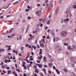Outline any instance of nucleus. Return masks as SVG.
<instances>
[{"label":"nucleus","mask_w":76,"mask_h":76,"mask_svg":"<svg viewBox=\"0 0 76 76\" xmlns=\"http://www.w3.org/2000/svg\"><path fill=\"white\" fill-rule=\"evenodd\" d=\"M69 21V19L68 18H67L66 19H65L64 20V21H66V22H67V21Z\"/></svg>","instance_id":"4468645a"},{"label":"nucleus","mask_w":76,"mask_h":76,"mask_svg":"<svg viewBox=\"0 0 76 76\" xmlns=\"http://www.w3.org/2000/svg\"><path fill=\"white\" fill-rule=\"evenodd\" d=\"M44 66L45 67H47V65H44Z\"/></svg>","instance_id":"052dcab7"},{"label":"nucleus","mask_w":76,"mask_h":76,"mask_svg":"<svg viewBox=\"0 0 76 76\" xmlns=\"http://www.w3.org/2000/svg\"><path fill=\"white\" fill-rule=\"evenodd\" d=\"M64 45H68V43H65Z\"/></svg>","instance_id":"c756f323"},{"label":"nucleus","mask_w":76,"mask_h":76,"mask_svg":"<svg viewBox=\"0 0 76 76\" xmlns=\"http://www.w3.org/2000/svg\"><path fill=\"white\" fill-rule=\"evenodd\" d=\"M42 23H41L40 24V27H42Z\"/></svg>","instance_id":"69168bd1"},{"label":"nucleus","mask_w":76,"mask_h":76,"mask_svg":"<svg viewBox=\"0 0 76 76\" xmlns=\"http://www.w3.org/2000/svg\"><path fill=\"white\" fill-rule=\"evenodd\" d=\"M69 13V10H67V11L66 12V13L67 14V13Z\"/></svg>","instance_id":"a19ab883"},{"label":"nucleus","mask_w":76,"mask_h":76,"mask_svg":"<svg viewBox=\"0 0 76 76\" xmlns=\"http://www.w3.org/2000/svg\"><path fill=\"white\" fill-rule=\"evenodd\" d=\"M42 19H39V21H40V22H41V21H42Z\"/></svg>","instance_id":"4d7b16f0"},{"label":"nucleus","mask_w":76,"mask_h":76,"mask_svg":"<svg viewBox=\"0 0 76 76\" xmlns=\"http://www.w3.org/2000/svg\"><path fill=\"white\" fill-rule=\"evenodd\" d=\"M47 32L48 33L50 32V29H48V30Z\"/></svg>","instance_id":"864d4df0"},{"label":"nucleus","mask_w":76,"mask_h":76,"mask_svg":"<svg viewBox=\"0 0 76 76\" xmlns=\"http://www.w3.org/2000/svg\"><path fill=\"white\" fill-rule=\"evenodd\" d=\"M11 35H12V37H13V36H15V34H12Z\"/></svg>","instance_id":"e2e57ef3"},{"label":"nucleus","mask_w":76,"mask_h":76,"mask_svg":"<svg viewBox=\"0 0 76 76\" xmlns=\"http://www.w3.org/2000/svg\"><path fill=\"white\" fill-rule=\"evenodd\" d=\"M34 76H37V74H36V73H35L34 74Z\"/></svg>","instance_id":"338daca9"},{"label":"nucleus","mask_w":76,"mask_h":76,"mask_svg":"<svg viewBox=\"0 0 76 76\" xmlns=\"http://www.w3.org/2000/svg\"><path fill=\"white\" fill-rule=\"evenodd\" d=\"M35 73H39V71L38 70V69L37 68L35 69Z\"/></svg>","instance_id":"6e6552de"},{"label":"nucleus","mask_w":76,"mask_h":76,"mask_svg":"<svg viewBox=\"0 0 76 76\" xmlns=\"http://www.w3.org/2000/svg\"><path fill=\"white\" fill-rule=\"evenodd\" d=\"M8 61V60H7V59H6V60H5L4 61V62L6 63H7Z\"/></svg>","instance_id":"cd10ccee"},{"label":"nucleus","mask_w":76,"mask_h":76,"mask_svg":"<svg viewBox=\"0 0 76 76\" xmlns=\"http://www.w3.org/2000/svg\"><path fill=\"white\" fill-rule=\"evenodd\" d=\"M40 47L38 45H37V48H39Z\"/></svg>","instance_id":"5701e85b"},{"label":"nucleus","mask_w":76,"mask_h":76,"mask_svg":"<svg viewBox=\"0 0 76 76\" xmlns=\"http://www.w3.org/2000/svg\"><path fill=\"white\" fill-rule=\"evenodd\" d=\"M23 48H24L23 47H22V48L21 49V51H23Z\"/></svg>","instance_id":"58836bf2"},{"label":"nucleus","mask_w":76,"mask_h":76,"mask_svg":"<svg viewBox=\"0 0 76 76\" xmlns=\"http://www.w3.org/2000/svg\"><path fill=\"white\" fill-rule=\"evenodd\" d=\"M58 9H57V10H56L55 11V15H57V13L58 12Z\"/></svg>","instance_id":"9d476101"},{"label":"nucleus","mask_w":76,"mask_h":76,"mask_svg":"<svg viewBox=\"0 0 76 76\" xmlns=\"http://www.w3.org/2000/svg\"><path fill=\"white\" fill-rule=\"evenodd\" d=\"M48 73H49V74H51V71H49Z\"/></svg>","instance_id":"49530a36"},{"label":"nucleus","mask_w":76,"mask_h":76,"mask_svg":"<svg viewBox=\"0 0 76 76\" xmlns=\"http://www.w3.org/2000/svg\"><path fill=\"white\" fill-rule=\"evenodd\" d=\"M7 69H10V67H7Z\"/></svg>","instance_id":"13d9d810"},{"label":"nucleus","mask_w":76,"mask_h":76,"mask_svg":"<svg viewBox=\"0 0 76 76\" xmlns=\"http://www.w3.org/2000/svg\"><path fill=\"white\" fill-rule=\"evenodd\" d=\"M14 30V28H11L10 31H7V34H8V33H10V32H12V31H13Z\"/></svg>","instance_id":"20e7f679"},{"label":"nucleus","mask_w":76,"mask_h":76,"mask_svg":"<svg viewBox=\"0 0 76 76\" xmlns=\"http://www.w3.org/2000/svg\"><path fill=\"white\" fill-rule=\"evenodd\" d=\"M47 39H50V37L49 36H48V37H47Z\"/></svg>","instance_id":"680f3d73"},{"label":"nucleus","mask_w":76,"mask_h":76,"mask_svg":"<svg viewBox=\"0 0 76 76\" xmlns=\"http://www.w3.org/2000/svg\"><path fill=\"white\" fill-rule=\"evenodd\" d=\"M67 35V32L66 31H63L61 33V35L62 37H66Z\"/></svg>","instance_id":"f257e3e1"},{"label":"nucleus","mask_w":76,"mask_h":76,"mask_svg":"<svg viewBox=\"0 0 76 76\" xmlns=\"http://www.w3.org/2000/svg\"><path fill=\"white\" fill-rule=\"evenodd\" d=\"M48 27L46 26L45 28V29L46 30H47L48 29Z\"/></svg>","instance_id":"09e8293b"},{"label":"nucleus","mask_w":76,"mask_h":76,"mask_svg":"<svg viewBox=\"0 0 76 76\" xmlns=\"http://www.w3.org/2000/svg\"><path fill=\"white\" fill-rule=\"evenodd\" d=\"M56 72H57L58 74V75L60 74V72L58 71V70L56 69Z\"/></svg>","instance_id":"f3484780"},{"label":"nucleus","mask_w":76,"mask_h":76,"mask_svg":"<svg viewBox=\"0 0 76 76\" xmlns=\"http://www.w3.org/2000/svg\"><path fill=\"white\" fill-rule=\"evenodd\" d=\"M8 50H9V51H10V50H12V49H11V48H8Z\"/></svg>","instance_id":"79ce46f5"},{"label":"nucleus","mask_w":76,"mask_h":76,"mask_svg":"<svg viewBox=\"0 0 76 76\" xmlns=\"http://www.w3.org/2000/svg\"><path fill=\"white\" fill-rule=\"evenodd\" d=\"M55 39L56 41H59V38H58L57 37H56Z\"/></svg>","instance_id":"aec40b11"},{"label":"nucleus","mask_w":76,"mask_h":76,"mask_svg":"<svg viewBox=\"0 0 76 76\" xmlns=\"http://www.w3.org/2000/svg\"><path fill=\"white\" fill-rule=\"evenodd\" d=\"M36 13L37 14V15H41V13H39V12L38 11H37L36 12Z\"/></svg>","instance_id":"dca6fc26"},{"label":"nucleus","mask_w":76,"mask_h":76,"mask_svg":"<svg viewBox=\"0 0 76 76\" xmlns=\"http://www.w3.org/2000/svg\"><path fill=\"white\" fill-rule=\"evenodd\" d=\"M28 48H31V45H29L28 46Z\"/></svg>","instance_id":"72a5a7b5"},{"label":"nucleus","mask_w":76,"mask_h":76,"mask_svg":"<svg viewBox=\"0 0 76 76\" xmlns=\"http://www.w3.org/2000/svg\"><path fill=\"white\" fill-rule=\"evenodd\" d=\"M16 70L18 71V72H20V71L19 69H17Z\"/></svg>","instance_id":"4c0bfd02"},{"label":"nucleus","mask_w":76,"mask_h":76,"mask_svg":"<svg viewBox=\"0 0 76 76\" xmlns=\"http://www.w3.org/2000/svg\"><path fill=\"white\" fill-rule=\"evenodd\" d=\"M38 60H41V59H42V58L41 57H40V56H39L38 58Z\"/></svg>","instance_id":"393cba45"},{"label":"nucleus","mask_w":76,"mask_h":76,"mask_svg":"<svg viewBox=\"0 0 76 76\" xmlns=\"http://www.w3.org/2000/svg\"><path fill=\"white\" fill-rule=\"evenodd\" d=\"M48 65H49V66H50V67H51V66H53V64H50V63H49Z\"/></svg>","instance_id":"6ab92c4d"},{"label":"nucleus","mask_w":76,"mask_h":76,"mask_svg":"<svg viewBox=\"0 0 76 76\" xmlns=\"http://www.w3.org/2000/svg\"><path fill=\"white\" fill-rule=\"evenodd\" d=\"M27 8L28 9H30V6H29V5H28L27 6Z\"/></svg>","instance_id":"5fc2aeb1"},{"label":"nucleus","mask_w":76,"mask_h":76,"mask_svg":"<svg viewBox=\"0 0 76 76\" xmlns=\"http://www.w3.org/2000/svg\"><path fill=\"white\" fill-rule=\"evenodd\" d=\"M1 67H2V69H4V68L5 66L4 65H2V66Z\"/></svg>","instance_id":"c03bdc74"},{"label":"nucleus","mask_w":76,"mask_h":76,"mask_svg":"<svg viewBox=\"0 0 76 76\" xmlns=\"http://www.w3.org/2000/svg\"><path fill=\"white\" fill-rule=\"evenodd\" d=\"M53 69H54V70H56V68L54 66H53Z\"/></svg>","instance_id":"473e14b6"},{"label":"nucleus","mask_w":76,"mask_h":76,"mask_svg":"<svg viewBox=\"0 0 76 76\" xmlns=\"http://www.w3.org/2000/svg\"><path fill=\"white\" fill-rule=\"evenodd\" d=\"M46 38V36H43V39H45Z\"/></svg>","instance_id":"c9c22d12"},{"label":"nucleus","mask_w":76,"mask_h":76,"mask_svg":"<svg viewBox=\"0 0 76 76\" xmlns=\"http://www.w3.org/2000/svg\"><path fill=\"white\" fill-rule=\"evenodd\" d=\"M29 10V9H27L26 10V12H28Z\"/></svg>","instance_id":"ea45409f"},{"label":"nucleus","mask_w":76,"mask_h":76,"mask_svg":"<svg viewBox=\"0 0 76 76\" xmlns=\"http://www.w3.org/2000/svg\"><path fill=\"white\" fill-rule=\"evenodd\" d=\"M30 60H33V58H32V56H30Z\"/></svg>","instance_id":"a211bd4d"},{"label":"nucleus","mask_w":76,"mask_h":76,"mask_svg":"<svg viewBox=\"0 0 76 76\" xmlns=\"http://www.w3.org/2000/svg\"><path fill=\"white\" fill-rule=\"evenodd\" d=\"M18 60H22V58H19L18 59Z\"/></svg>","instance_id":"6e6d98bb"},{"label":"nucleus","mask_w":76,"mask_h":76,"mask_svg":"<svg viewBox=\"0 0 76 76\" xmlns=\"http://www.w3.org/2000/svg\"><path fill=\"white\" fill-rule=\"evenodd\" d=\"M0 18L1 19H3V18H4V17H3V16H1Z\"/></svg>","instance_id":"8fccbe9b"},{"label":"nucleus","mask_w":76,"mask_h":76,"mask_svg":"<svg viewBox=\"0 0 76 76\" xmlns=\"http://www.w3.org/2000/svg\"><path fill=\"white\" fill-rule=\"evenodd\" d=\"M64 71H65L66 73H67V70L66 69H64Z\"/></svg>","instance_id":"7c9ffc66"},{"label":"nucleus","mask_w":76,"mask_h":76,"mask_svg":"<svg viewBox=\"0 0 76 76\" xmlns=\"http://www.w3.org/2000/svg\"><path fill=\"white\" fill-rule=\"evenodd\" d=\"M28 19H31V17H28Z\"/></svg>","instance_id":"de8ad7c7"},{"label":"nucleus","mask_w":76,"mask_h":76,"mask_svg":"<svg viewBox=\"0 0 76 76\" xmlns=\"http://www.w3.org/2000/svg\"><path fill=\"white\" fill-rule=\"evenodd\" d=\"M73 8L74 9H76V5H74L73 7Z\"/></svg>","instance_id":"2f4dec72"},{"label":"nucleus","mask_w":76,"mask_h":76,"mask_svg":"<svg viewBox=\"0 0 76 76\" xmlns=\"http://www.w3.org/2000/svg\"><path fill=\"white\" fill-rule=\"evenodd\" d=\"M12 51L13 52V53H16V54H18V50L16 51L15 50H13Z\"/></svg>","instance_id":"1a4fd4ad"},{"label":"nucleus","mask_w":76,"mask_h":76,"mask_svg":"<svg viewBox=\"0 0 76 76\" xmlns=\"http://www.w3.org/2000/svg\"><path fill=\"white\" fill-rule=\"evenodd\" d=\"M43 61H44L45 62H46L47 61V58L45 57H44V58Z\"/></svg>","instance_id":"9b49d317"},{"label":"nucleus","mask_w":76,"mask_h":76,"mask_svg":"<svg viewBox=\"0 0 76 76\" xmlns=\"http://www.w3.org/2000/svg\"><path fill=\"white\" fill-rule=\"evenodd\" d=\"M26 61L27 62V63H30V61H29L28 60V59H27L26 60Z\"/></svg>","instance_id":"bb28decb"},{"label":"nucleus","mask_w":76,"mask_h":76,"mask_svg":"<svg viewBox=\"0 0 76 76\" xmlns=\"http://www.w3.org/2000/svg\"><path fill=\"white\" fill-rule=\"evenodd\" d=\"M43 72H45V71H46V69H44L43 70Z\"/></svg>","instance_id":"0e129e2a"},{"label":"nucleus","mask_w":76,"mask_h":76,"mask_svg":"<svg viewBox=\"0 0 76 76\" xmlns=\"http://www.w3.org/2000/svg\"><path fill=\"white\" fill-rule=\"evenodd\" d=\"M47 23L48 25H49V24H50V20H48L47 22Z\"/></svg>","instance_id":"2eb2a0df"},{"label":"nucleus","mask_w":76,"mask_h":76,"mask_svg":"<svg viewBox=\"0 0 76 76\" xmlns=\"http://www.w3.org/2000/svg\"><path fill=\"white\" fill-rule=\"evenodd\" d=\"M34 68H37V66L35 65V66H34Z\"/></svg>","instance_id":"bf43d9fd"},{"label":"nucleus","mask_w":76,"mask_h":76,"mask_svg":"<svg viewBox=\"0 0 76 76\" xmlns=\"http://www.w3.org/2000/svg\"><path fill=\"white\" fill-rule=\"evenodd\" d=\"M41 42H42V43H45V39H41Z\"/></svg>","instance_id":"0eeeda50"},{"label":"nucleus","mask_w":76,"mask_h":76,"mask_svg":"<svg viewBox=\"0 0 76 76\" xmlns=\"http://www.w3.org/2000/svg\"><path fill=\"white\" fill-rule=\"evenodd\" d=\"M8 7H9V6H8L7 7H4V9H7V8H8Z\"/></svg>","instance_id":"f704fd0d"},{"label":"nucleus","mask_w":76,"mask_h":76,"mask_svg":"<svg viewBox=\"0 0 76 76\" xmlns=\"http://www.w3.org/2000/svg\"><path fill=\"white\" fill-rule=\"evenodd\" d=\"M38 66H39V68H42V66L41 64H38Z\"/></svg>","instance_id":"412c9836"},{"label":"nucleus","mask_w":76,"mask_h":76,"mask_svg":"<svg viewBox=\"0 0 76 76\" xmlns=\"http://www.w3.org/2000/svg\"><path fill=\"white\" fill-rule=\"evenodd\" d=\"M12 72L10 71H8V74H10V73H11Z\"/></svg>","instance_id":"a878e982"},{"label":"nucleus","mask_w":76,"mask_h":76,"mask_svg":"<svg viewBox=\"0 0 76 76\" xmlns=\"http://www.w3.org/2000/svg\"><path fill=\"white\" fill-rule=\"evenodd\" d=\"M28 46H29V45H28V44H26V47H28Z\"/></svg>","instance_id":"e433bc0d"},{"label":"nucleus","mask_w":76,"mask_h":76,"mask_svg":"<svg viewBox=\"0 0 76 76\" xmlns=\"http://www.w3.org/2000/svg\"><path fill=\"white\" fill-rule=\"evenodd\" d=\"M55 48H59V49H58V51H61L62 50V48L59 47L58 46H56Z\"/></svg>","instance_id":"7ed1b4c3"},{"label":"nucleus","mask_w":76,"mask_h":76,"mask_svg":"<svg viewBox=\"0 0 76 76\" xmlns=\"http://www.w3.org/2000/svg\"><path fill=\"white\" fill-rule=\"evenodd\" d=\"M33 48L35 49H36V48H37L36 46H33Z\"/></svg>","instance_id":"c85d7f7f"},{"label":"nucleus","mask_w":76,"mask_h":76,"mask_svg":"<svg viewBox=\"0 0 76 76\" xmlns=\"http://www.w3.org/2000/svg\"><path fill=\"white\" fill-rule=\"evenodd\" d=\"M22 35L20 36L19 37V39L20 40H21V39H22Z\"/></svg>","instance_id":"4be33fe9"},{"label":"nucleus","mask_w":76,"mask_h":76,"mask_svg":"<svg viewBox=\"0 0 76 76\" xmlns=\"http://www.w3.org/2000/svg\"><path fill=\"white\" fill-rule=\"evenodd\" d=\"M74 58H75L74 57H71V58H70V59H71V61H72V60H73L74 59Z\"/></svg>","instance_id":"ddd939ff"},{"label":"nucleus","mask_w":76,"mask_h":76,"mask_svg":"<svg viewBox=\"0 0 76 76\" xmlns=\"http://www.w3.org/2000/svg\"><path fill=\"white\" fill-rule=\"evenodd\" d=\"M19 3L18 1H16L14 3H13V4H17V3Z\"/></svg>","instance_id":"b1692460"},{"label":"nucleus","mask_w":76,"mask_h":76,"mask_svg":"<svg viewBox=\"0 0 76 76\" xmlns=\"http://www.w3.org/2000/svg\"><path fill=\"white\" fill-rule=\"evenodd\" d=\"M13 60H15V56H13V58H12Z\"/></svg>","instance_id":"603ef678"},{"label":"nucleus","mask_w":76,"mask_h":76,"mask_svg":"<svg viewBox=\"0 0 76 76\" xmlns=\"http://www.w3.org/2000/svg\"><path fill=\"white\" fill-rule=\"evenodd\" d=\"M29 55H30V53H28L27 54V56L26 57V58L25 59H24V60H25H25H26V59H27L28 58H29Z\"/></svg>","instance_id":"39448f33"},{"label":"nucleus","mask_w":76,"mask_h":76,"mask_svg":"<svg viewBox=\"0 0 76 76\" xmlns=\"http://www.w3.org/2000/svg\"><path fill=\"white\" fill-rule=\"evenodd\" d=\"M24 67V69H26V66H25Z\"/></svg>","instance_id":"774afa93"},{"label":"nucleus","mask_w":76,"mask_h":76,"mask_svg":"<svg viewBox=\"0 0 76 76\" xmlns=\"http://www.w3.org/2000/svg\"><path fill=\"white\" fill-rule=\"evenodd\" d=\"M76 48V46H74L72 47V48H71V47L70 46H68V49L69 50H73L74 49H75Z\"/></svg>","instance_id":"f03ea898"},{"label":"nucleus","mask_w":76,"mask_h":76,"mask_svg":"<svg viewBox=\"0 0 76 76\" xmlns=\"http://www.w3.org/2000/svg\"><path fill=\"white\" fill-rule=\"evenodd\" d=\"M37 63H40V61H41L37 60Z\"/></svg>","instance_id":"37998d69"},{"label":"nucleus","mask_w":76,"mask_h":76,"mask_svg":"<svg viewBox=\"0 0 76 76\" xmlns=\"http://www.w3.org/2000/svg\"><path fill=\"white\" fill-rule=\"evenodd\" d=\"M23 76H27V75H26V74L24 73L23 74Z\"/></svg>","instance_id":"3c124183"},{"label":"nucleus","mask_w":76,"mask_h":76,"mask_svg":"<svg viewBox=\"0 0 76 76\" xmlns=\"http://www.w3.org/2000/svg\"><path fill=\"white\" fill-rule=\"evenodd\" d=\"M4 49H0V52H1L2 51H4Z\"/></svg>","instance_id":"f8f14e48"},{"label":"nucleus","mask_w":76,"mask_h":76,"mask_svg":"<svg viewBox=\"0 0 76 76\" xmlns=\"http://www.w3.org/2000/svg\"><path fill=\"white\" fill-rule=\"evenodd\" d=\"M40 46L41 47H42V48H44L45 47L44 44L43 43H41L40 45Z\"/></svg>","instance_id":"423d86ee"},{"label":"nucleus","mask_w":76,"mask_h":76,"mask_svg":"<svg viewBox=\"0 0 76 76\" xmlns=\"http://www.w3.org/2000/svg\"><path fill=\"white\" fill-rule=\"evenodd\" d=\"M40 4H38L37 5V7H39L40 6Z\"/></svg>","instance_id":"a18cd8bd"}]
</instances>
